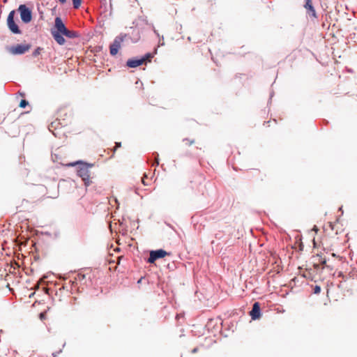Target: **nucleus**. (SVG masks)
Returning <instances> with one entry per match:
<instances>
[{
    "label": "nucleus",
    "instance_id": "nucleus-19",
    "mask_svg": "<svg viewBox=\"0 0 357 357\" xmlns=\"http://www.w3.org/2000/svg\"><path fill=\"white\" fill-rule=\"evenodd\" d=\"M121 143H120V142H116V146H115V147H114V151H115L116 150V149H117V148L121 147Z\"/></svg>",
    "mask_w": 357,
    "mask_h": 357
},
{
    "label": "nucleus",
    "instance_id": "nucleus-22",
    "mask_svg": "<svg viewBox=\"0 0 357 357\" xmlns=\"http://www.w3.org/2000/svg\"><path fill=\"white\" fill-rule=\"evenodd\" d=\"M332 256H333V257H337V256H336V255H335V253H333V254H332Z\"/></svg>",
    "mask_w": 357,
    "mask_h": 357
},
{
    "label": "nucleus",
    "instance_id": "nucleus-12",
    "mask_svg": "<svg viewBox=\"0 0 357 357\" xmlns=\"http://www.w3.org/2000/svg\"><path fill=\"white\" fill-rule=\"evenodd\" d=\"M75 279L77 282H79L81 284H85V285L89 284L86 281V274L78 273Z\"/></svg>",
    "mask_w": 357,
    "mask_h": 357
},
{
    "label": "nucleus",
    "instance_id": "nucleus-16",
    "mask_svg": "<svg viewBox=\"0 0 357 357\" xmlns=\"http://www.w3.org/2000/svg\"><path fill=\"white\" fill-rule=\"evenodd\" d=\"M183 142L185 143L186 145H188V146L192 145L195 142L194 140H190L189 139H183Z\"/></svg>",
    "mask_w": 357,
    "mask_h": 357
},
{
    "label": "nucleus",
    "instance_id": "nucleus-3",
    "mask_svg": "<svg viewBox=\"0 0 357 357\" xmlns=\"http://www.w3.org/2000/svg\"><path fill=\"white\" fill-rule=\"evenodd\" d=\"M153 57V54L151 53H147L140 59H131L128 60L127 66L129 68H136L142 64L150 62L151 59Z\"/></svg>",
    "mask_w": 357,
    "mask_h": 357
},
{
    "label": "nucleus",
    "instance_id": "nucleus-2",
    "mask_svg": "<svg viewBox=\"0 0 357 357\" xmlns=\"http://www.w3.org/2000/svg\"><path fill=\"white\" fill-rule=\"evenodd\" d=\"M93 166V164H82L77 171V174L82 178L86 185H90L92 182L91 180V173L89 169Z\"/></svg>",
    "mask_w": 357,
    "mask_h": 357
},
{
    "label": "nucleus",
    "instance_id": "nucleus-11",
    "mask_svg": "<svg viewBox=\"0 0 357 357\" xmlns=\"http://www.w3.org/2000/svg\"><path fill=\"white\" fill-rule=\"evenodd\" d=\"M250 315L254 320L257 319L261 317L260 305L258 302H256L253 304L252 309L250 312Z\"/></svg>",
    "mask_w": 357,
    "mask_h": 357
},
{
    "label": "nucleus",
    "instance_id": "nucleus-7",
    "mask_svg": "<svg viewBox=\"0 0 357 357\" xmlns=\"http://www.w3.org/2000/svg\"><path fill=\"white\" fill-rule=\"evenodd\" d=\"M18 10L20 13V17L23 22L29 23L31 21V11L25 5H20L18 8Z\"/></svg>",
    "mask_w": 357,
    "mask_h": 357
},
{
    "label": "nucleus",
    "instance_id": "nucleus-20",
    "mask_svg": "<svg viewBox=\"0 0 357 357\" xmlns=\"http://www.w3.org/2000/svg\"><path fill=\"white\" fill-rule=\"evenodd\" d=\"M314 291L315 293H319L320 291V287L317 286L314 289Z\"/></svg>",
    "mask_w": 357,
    "mask_h": 357
},
{
    "label": "nucleus",
    "instance_id": "nucleus-24",
    "mask_svg": "<svg viewBox=\"0 0 357 357\" xmlns=\"http://www.w3.org/2000/svg\"><path fill=\"white\" fill-rule=\"evenodd\" d=\"M193 352H197V349H193Z\"/></svg>",
    "mask_w": 357,
    "mask_h": 357
},
{
    "label": "nucleus",
    "instance_id": "nucleus-15",
    "mask_svg": "<svg viewBox=\"0 0 357 357\" xmlns=\"http://www.w3.org/2000/svg\"><path fill=\"white\" fill-rule=\"evenodd\" d=\"M28 105V102L26 100H22L20 102V107L24 108Z\"/></svg>",
    "mask_w": 357,
    "mask_h": 357
},
{
    "label": "nucleus",
    "instance_id": "nucleus-25",
    "mask_svg": "<svg viewBox=\"0 0 357 357\" xmlns=\"http://www.w3.org/2000/svg\"><path fill=\"white\" fill-rule=\"evenodd\" d=\"M52 355H53L54 357L56 356V354H53Z\"/></svg>",
    "mask_w": 357,
    "mask_h": 357
},
{
    "label": "nucleus",
    "instance_id": "nucleus-6",
    "mask_svg": "<svg viewBox=\"0 0 357 357\" xmlns=\"http://www.w3.org/2000/svg\"><path fill=\"white\" fill-rule=\"evenodd\" d=\"M125 37L126 35H120L115 38L113 43L109 47V52L111 55L115 56L118 53Z\"/></svg>",
    "mask_w": 357,
    "mask_h": 357
},
{
    "label": "nucleus",
    "instance_id": "nucleus-8",
    "mask_svg": "<svg viewBox=\"0 0 357 357\" xmlns=\"http://www.w3.org/2000/svg\"><path fill=\"white\" fill-rule=\"evenodd\" d=\"M170 255V253L164 250L160 249L157 250H152L150 252V256L148 262L150 264L154 263L157 259L164 258L166 256Z\"/></svg>",
    "mask_w": 357,
    "mask_h": 357
},
{
    "label": "nucleus",
    "instance_id": "nucleus-17",
    "mask_svg": "<svg viewBox=\"0 0 357 357\" xmlns=\"http://www.w3.org/2000/svg\"><path fill=\"white\" fill-rule=\"evenodd\" d=\"M147 176L146 174H144V176L142 178V182L144 185H148L149 184L146 183L145 178H146Z\"/></svg>",
    "mask_w": 357,
    "mask_h": 357
},
{
    "label": "nucleus",
    "instance_id": "nucleus-1",
    "mask_svg": "<svg viewBox=\"0 0 357 357\" xmlns=\"http://www.w3.org/2000/svg\"><path fill=\"white\" fill-rule=\"evenodd\" d=\"M51 33L56 42L60 45H63L66 43L63 36L69 38H73L77 36V33L75 31L67 29L59 17L55 18L54 26L51 30Z\"/></svg>",
    "mask_w": 357,
    "mask_h": 357
},
{
    "label": "nucleus",
    "instance_id": "nucleus-21",
    "mask_svg": "<svg viewBox=\"0 0 357 357\" xmlns=\"http://www.w3.org/2000/svg\"><path fill=\"white\" fill-rule=\"evenodd\" d=\"M61 3H66V0H59Z\"/></svg>",
    "mask_w": 357,
    "mask_h": 357
},
{
    "label": "nucleus",
    "instance_id": "nucleus-18",
    "mask_svg": "<svg viewBox=\"0 0 357 357\" xmlns=\"http://www.w3.org/2000/svg\"><path fill=\"white\" fill-rule=\"evenodd\" d=\"M159 165V159H158V155L155 157V162L153 164V165Z\"/></svg>",
    "mask_w": 357,
    "mask_h": 357
},
{
    "label": "nucleus",
    "instance_id": "nucleus-23",
    "mask_svg": "<svg viewBox=\"0 0 357 357\" xmlns=\"http://www.w3.org/2000/svg\"><path fill=\"white\" fill-rule=\"evenodd\" d=\"M61 352V349H60L56 354H59Z\"/></svg>",
    "mask_w": 357,
    "mask_h": 357
},
{
    "label": "nucleus",
    "instance_id": "nucleus-13",
    "mask_svg": "<svg viewBox=\"0 0 357 357\" xmlns=\"http://www.w3.org/2000/svg\"><path fill=\"white\" fill-rule=\"evenodd\" d=\"M43 48L40 47H37V48H36V49L33 52V53H32V56H33V57H37L38 56H39V55L41 54V52H42V51H43Z\"/></svg>",
    "mask_w": 357,
    "mask_h": 357
},
{
    "label": "nucleus",
    "instance_id": "nucleus-10",
    "mask_svg": "<svg viewBox=\"0 0 357 357\" xmlns=\"http://www.w3.org/2000/svg\"><path fill=\"white\" fill-rule=\"evenodd\" d=\"M314 264V266L315 268H318L319 266V264L323 265L324 266L322 268H324V267H328V266L326 265V259L323 257L321 255H317L316 256L313 257Z\"/></svg>",
    "mask_w": 357,
    "mask_h": 357
},
{
    "label": "nucleus",
    "instance_id": "nucleus-14",
    "mask_svg": "<svg viewBox=\"0 0 357 357\" xmlns=\"http://www.w3.org/2000/svg\"><path fill=\"white\" fill-rule=\"evenodd\" d=\"M72 1H73V7L75 9L79 8L82 2V0H72Z\"/></svg>",
    "mask_w": 357,
    "mask_h": 357
},
{
    "label": "nucleus",
    "instance_id": "nucleus-5",
    "mask_svg": "<svg viewBox=\"0 0 357 357\" xmlns=\"http://www.w3.org/2000/svg\"><path fill=\"white\" fill-rule=\"evenodd\" d=\"M15 15V11L12 10L9 13L8 18H7V25L10 31L15 34L21 33V31L20 30L17 24L14 21V17Z\"/></svg>",
    "mask_w": 357,
    "mask_h": 357
},
{
    "label": "nucleus",
    "instance_id": "nucleus-9",
    "mask_svg": "<svg viewBox=\"0 0 357 357\" xmlns=\"http://www.w3.org/2000/svg\"><path fill=\"white\" fill-rule=\"evenodd\" d=\"M304 8L309 16L313 18L317 17L316 10L312 5V0H305Z\"/></svg>",
    "mask_w": 357,
    "mask_h": 357
},
{
    "label": "nucleus",
    "instance_id": "nucleus-4",
    "mask_svg": "<svg viewBox=\"0 0 357 357\" xmlns=\"http://www.w3.org/2000/svg\"><path fill=\"white\" fill-rule=\"evenodd\" d=\"M31 47L30 44H17L7 48L8 51L13 55L23 54Z\"/></svg>",
    "mask_w": 357,
    "mask_h": 357
}]
</instances>
